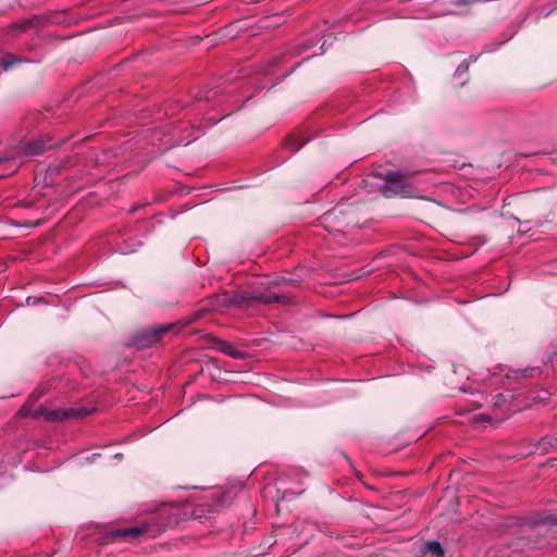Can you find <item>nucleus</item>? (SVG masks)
Instances as JSON below:
<instances>
[{
	"label": "nucleus",
	"mask_w": 557,
	"mask_h": 557,
	"mask_svg": "<svg viewBox=\"0 0 557 557\" xmlns=\"http://www.w3.org/2000/svg\"><path fill=\"white\" fill-rule=\"evenodd\" d=\"M384 180L387 191L404 196H408L411 193L412 186L408 177L399 172L389 171Z\"/></svg>",
	"instance_id": "4"
},
{
	"label": "nucleus",
	"mask_w": 557,
	"mask_h": 557,
	"mask_svg": "<svg viewBox=\"0 0 557 557\" xmlns=\"http://www.w3.org/2000/svg\"><path fill=\"white\" fill-rule=\"evenodd\" d=\"M304 145L305 141H299L295 138H289L286 140V146H288L293 150V152L300 150Z\"/></svg>",
	"instance_id": "10"
},
{
	"label": "nucleus",
	"mask_w": 557,
	"mask_h": 557,
	"mask_svg": "<svg viewBox=\"0 0 557 557\" xmlns=\"http://www.w3.org/2000/svg\"><path fill=\"white\" fill-rule=\"evenodd\" d=\"M196 138H197V135H196V136H194V138L186 140L185 145L190 144V143H191L194 139H196Z\"/></svg>",
	"instance_id": "17"
},
{
	"label": "nucleus",
	"mask_w": 557,
	"mask_h": 557,
	"mask_svg": "<svg viewBox=\"0 0 557 557\" xmlns=\"http://www.w3.org/2000/svg\"><path fill=\"white\" fill-rule=\"evenodd\" d=\"M468 67H469V66H468V64H466V63H461V64L457 67V70H456V73H455V74H456L457 76H459V75H461V74H463V73H467V72H468Z\"/></svg>",
	"instance_id": "14"
},
{
	"label": "nucleus",
	"mask_w": 557,
	"mask_h": 557,
	"mask_svg": "<svg viewBox=\"0 0 557 557\" xmlns=\"http://www.w3.org/2000/svg\"><path fill=\"white\" fill-rule=\"evenodd\" d=\"M542 446L549 445L550 447L557 446V440H553L550 437H544L542 438L541 443Z\"/></svg>",
	"instance_id": "12"
},
{
	"label": "nucleus",
	"mask_w": 557,
	"mask_h": 557,
	"mask_svg": "<svg viewBox=\"0 0 557 557\" xmlns=\"http://www.w3.org/2000/svg\"><path fill=\"white\" fill-rule=\"evenodd\" d=\"M115 458L121 459L122 458V454H116Z\"/></svg>",
	"instance_id": "18"
},
{
	"label": "nucleus",
	"mask_w": 557,
	"mask_h": 557,
	"mask_svg": "<svg viewBox=\"0 0 557 557\" xmlns=\"http://www.w3.org/2000/svg\"><path fill=\"white\" fill-rule=\"evenodd\" d=\"M23 59H20L11 53L5 54L0 59V65L4 71L11 69L13 65L22 63Z\"/></svg>",
	"instance_id": "7"
},
{
	"label": "nucleus",
	"mask_w": 557,
	"mask_h": 557,
	"mask_svg": "<svg viewBox=\"0 0 557 557\" xmlns=\"http://www.w3.org/2000/svg\"><path fill=\"white\" fill-rule=\"evenodd\" d=\"M32 25H33V21L32 20H23V21L13 23L10 26V33H12L13 35H17L20 33L25 32Z\"/></svg>",
	"instance_id": "8"
},
{
	"label": "nucleus",
	"mask_w": 557,
	"mask_h": 557,
	"mask_svg": "<svg viewBox=\"0 0 557 557\" xmlns=\"http://www.w3.org/2000/svg\"><path fill=\"white\" fill-rule=\"evenodd\" d=\"M423 550L431 553L432 555L436 557H443L444 556V549L440 542L437 541H429L424 543Z\"/></svg>",
	"instance_id": "6"
},
{
	"label": "nucleus",
	"mask_w": 557,
	"mask_h": 557,
	"mask_svg": "<svg viewBox=\"0 0 557 557\" xmlns=\"http://www.w3.org/2000/svg\"><path fill=\"white\" fill-rule=\"evenodd\" d=\"M94 409L91 410H72L71 413L67 414V417H78V416H83V414H88L92 411Z\"/></svg>",
	"instance_id": "13"
},
{
	"label": "nucleus",
	"mask_w": 557,
	"mask_h": 557,
	"mask_svg": "<svg viewBox=\"0 0 557 557\" xmlns=\"http://www.w3.org/2000/svg\"><path fill=\"white\" fill-rule=\"evenodd\" d=\"M2 163H3V159H2V158H0V165H1Z\"/></svg>",
	"instance_id": "19"
},
{
	"label": "nucleus",
	"mask_w": 557,
	"mask_h": 557,
	"mask_svg": "<svg viewBox=\"0 0 557 557\" xmlns=\"http://www.w3.org/2000/svg\"><path fill=\"white\" fill-rule=\"evenodd\" d=\"M321 224L330 234L338 235L343 233L344 226L350 224V221L344 215L343 205H338L321 216Z\"/></svg>",
	"instance_id": "3"
},
{
	"label": "nucleus",
	"mask_w": 557,
	"mask_h": 557,
	"mask_svg": "<svg viewBox=\"0 0 557 557\" xmlns=\"http://www.w3.org/2000/svg\"><path fill=\"white\" fill-rule=\"evenodd\" d=\"M219 349L225 354L226 356L233 357V358H239L240 354L239 351L228 342H220Z\"/></svg>",
	"instance_id": "9"
},
{
	"label": "nucleus",
	"mask_w": 557,
	"mask_h": 557,
	"mask_svg": "<svg viewBox=\"0 0 557 557\" xmlns=\"http://www.w3.org/2000/svg\"><path fill=\"white\" fill-rule=\"evenodd\" d=\"M174 327L173 324L156 325L143 331L138 338L137 344L140 346H151L156 344L166 332Z\"/></svg>",
	"instance_id": "5"
},
{
	"label": "nucleus",
	"mask_w": 557,
	"mask_h": 557,
	"mask_svg": "<svg viewBox=\"0 0 557 557\" xmlns=\"http://www.w3.org/2000/svg\"><path fill=\"white\" fill-rule=\"evenodd\" d=\"M183 520L181 508L173 505L164 506L153 518L152 522L140 527L123 528L111 532L112 539L123 537L126 540H136L140 535L147 534L154 537L168 528L176 527Z\"/></svg>",
	"instance_id": "1"
},
{
	"label": "nucleus",
	"mask_w": 557,
	"mask_h": 557,
	"mask_svg": "<svg viewBox=\"0 0 557 557\" xmlns=\"http://www.w3.org/2000/svg\"><path fill=\"white\" fill-rule=\"evenodd\" d=\"M193 517H194L195 519H202V518H203L201 507H199V506H198L197 508H195V509L193 510Z\"/></svg>",
	"instance_id": "15"
},
{
	"label": "nucleus",
	"mask_w": 557,
	"mask_h": 557,
	"mask_svg": "<svg viewBox=\"0 0 557 557\" xmlns=\"http://www.w3.org/2000/svg\"><path fill=\"white\" fill-rule=\"evenodd\" d=\"M44 150V147L40 146L38 143H32L27 146L26 152L28 154H38Z\"/></svg>",
	"instance_id": "11"
},
{
	"label": "nucleus",
	"mask_w": 557,
	"mask_h": 557,
	"mask_svg": "<svg viewBox=\"0 0 557 557\" xmlns=\"http://www.w3.org/2000/svg\"><path fill=\"white\" fill-rule=\"evenodd\" d=\"M480 418L483 420V421H490V417L488 416H483L481 414Z\"/></svg>",
	"instance_id": "16"
},
{
	"label": "nucleus",
	"mask_w": 557,
	"mask_h": 557,
	"mask_svg": "<svg viewBox=\"0 0 557 557\" xmlns=\"http://www.w3.org/2000/svg\"><path fill=\"white\" fill-rule=\"evenodd\" d=\"M286 297L281 296L273 293L268 292H257V290H246L238 294H235L232 297H228L226 295L221 296H214L211 299V309L216 310L220 309L227 304H234V305H253V304H264L270 305L274 302H285Z\"/></svg>",
	"instance_id": "2"
}]
</instances>
